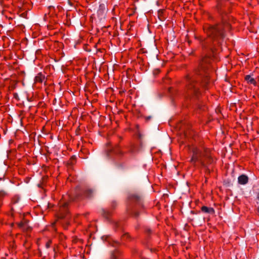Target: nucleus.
Instances as JSON below:
<instances>
[{"label":"nucleus","mask_w":259,"mask_h":259,"mask_svg":"<svg viewBox=\"0 0 259 259\" xmlns=\"http://www.w3.org/2000/svg\"><path fill=\"white\" fill-rule=\"evenodd\" d=\"M45 80V76L41 73H38L35 77V82L42 83Z\"/></svg>","instance_id":"nucleus-5"},{"label":"nucleus","mask_w":259,"mask_h":259,"mask_svg":"<svg viewBox=\"0 0 259 259\" xmlns=\"http://www.w3.org/2000/svg\"><path fill=\"white\" fill-rule=\"evenodd\" d=\"M208 83V81H207V79H205V81H204V82L203 83V85H205V84L206 83Z\"/></svg>","instance_id":"nucleus-9"},{"label":"nucleus","mask_w":259,"mask_h":259,"mask_svg":"<svg viewBox=\"0 0 259 259\" xmlns=\"http://www.w3.org/2000/svg\"><path fill=\"white\" fill-rule=\"evenodd\" d=\"M257 211H258V212H259V206H258V208H257Z\"/></svg>","instance_id":"nucleus-12"},{"label":"nucleus","mask_w":259,"mask_h":259,"mask_svg":"<svg viewBox=\"0 0 259 259\" xmlns=\"http://www.w3.org/2000/svg\"><path fill=\"white\" fill-rule=\"evenodd\" d=\"M258 199H259V196H258Z\"/></svg>","instance_id":"nucleus-13"},{"label":"nucleus","mask_w":259,"mask_h":259,"mask_svg":"<svg viewBox=\"0 0 259 259\" xmlns=\"http://www.w3.org/2000/svg\"><path fill=\"white\" fill-rule=\"evenodd\" d=\"M189 79V82H188V89L190 90V92H191V90H193V92L195 93H196V89L195 88V86L194 85V80L193 79Z\"/></svg>","instance_id":"nucleus-4"},{"label":"nucleus","mask_w":259,"mask_h":259,"mask_svg":"<svg viewBox=\"0 0 259 259\" xmlns=\"http://www.w3.org/2000/svg\"><path fill=\"white\" fill-rule=\"evenodd\" d=\"M6 195V193L4 191L0 192V206L2 204V199L3 197H4Z\"/></svg>","instance_id":"nucleus-8"},{"label":"nucleus","mask_w":259,"mask_h":259,"mask_svg":"<svg viewBox=\"0 0 259 259\" xmlns=\"http://www.w3.org/2000/svg\"><path fill=\"white\" fill-rule=\"evenodd\" d=\"M201 210L204 212H207L210 213H212L214 212V209L212 208L208 207L205 206L202 207Z\"/></svg>","instance_id":"nucleus-7"},{"label":"nucleus","mask_w":259,"mask_h":259,"mask_svg":"<svg viewBox=\"0 0 259 259\" xmlns=\"http://www.w3.org/2000/svg\"><path fill=\"white\" fill-rule=\"evenodd\" d=\"M67 203H64L63 204V206L64 207H66L67 206Z\"/></svg>","instance_id":"nucleus-11"},{"label":"nucleus","mask_w":259,"mask_h":259,"mask_svg":"<svg viewBox=\"0 0 259 259\" xmlns=\"http://www.w3.org/2000/svg\"><path fill=\"white\" fill-rule=\"evenodd\" d=\"M230 26L229 23L225 22L218 24L216 26L209 27L206 33L210 39L213 43L220 44L221 40L224 37V32L229 30Z\"/></svg>","instance_id":"nucleus-1"},{"label":"nucleus","mask_w":259,"mask_h":259,"mask_svg":"<svg viewBox=\"0 0 259 259\" xmlns=\"http://www.w3.org/2000/svg\"><path fill=\"white\" fill-rule=\"evenodd\" d=\"M238 181L239 184L241 185H245L247 183L248 178L246 176L242 175L238 177Z\"/></svg>","instance_id":"nucleus-3"},{"label":"nucleus","mask_w":259,"mask_h":259,"mask_svg":"<svg viewBox=\"0 0 259 259\" xmlns=\"http://www.w3.org/2000/svg\"><path fill=\"white\" fill-rule=\"evenodd\" d=\"M192 156L191 158V162L193 163L196 162L200 164L205 167L207 164L211 162V159L209 155V150L205 149L204 152L197 147L192 149Z\"/></svg>","instance_id":"nucleus-2"},{"label":"nucleus","mask_w":259,"mask_h":259,"mask_svg":"<svg viewBox=\"0 0 259 259\" xmlns=\"http://www.w3.org/2000/svg\"><path fill=\"white\" fill-rule=\"evenodd\" d=\"M46 247L47 248H49L50 247V242H47V244H46Z\"/></svg>","instance_id":"nucleus-10"},{"label":"nucleus","mask_w":259,"mask_h":259,"mask_svg":"<svg viewBox=\"0 0 259 259\" xmlns=\"http://www.w3.org/2000/svg\"><path fill=\"white\" fill-rule=\"evenodd\" d=\"M245 79L246 81L247 82V83L252 84L253 85L256 84V81L255 79L250 75H246L245 77Z\"/></svg>","instance_id":"nucleus-6"}]
</instances>
